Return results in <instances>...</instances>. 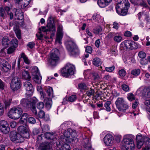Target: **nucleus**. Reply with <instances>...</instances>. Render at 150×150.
Segmentation results:
<instances>
[{
  "instance_id": "nucleus-58",
  "label": "nucleus",
  "mask_w": 150,
  "mask_h": 150,
  "mask_svg": "<svg viewBox=\"0 0 150 150\" xmlns=\"http://www.w3.org/2000/svg\"><path fill=\"white\" fill-rule=\"evenodd\" d=\"M62 37V32H57V39L60 40Z\"/></svg>"
},
{
  "instance_id": "nucleus-42",
  "label": "nucleus",
  "mask_w": 150,
  "mask_h": 150,
  "mask_svg": "<svg viewBox=\"0 0 150 150\" xmlns=\"http://www.w3.org/2000/svg\"><path fill=\"white\" fill-rule=\"evenodd\" d=\"M15 48L14 47H9L7 50V52L8 54H10L13 52L15 50Z\"/></svg>"
},
{
  "instance_id": "nucleus-29",
  "label": "nucleus",
  "mask_w": 150,
  "mask_h": 150,
  "mask_svg": "<svg viewBox=\"0 0 150 150\" xmlns=\"http://www.w3.org/2000/svg\"><path fill=\"white\" fill-rule=\"evenodd\" d=\"M93 63L95 66H99L101 64L102 62L100 58L98 57H96L93 58Z\"/></svg>"
},
{
  "instance_id": "nucleus-10",
  "label": "nucleus",
  "mask_w": 150,
  "mask_h": 150,
  "mask_svg": "<svg viewBox=\"0 0 150 150\" xmlns=\"http://www.w3.org/2000/svg\"><path fill=\"white\" fill-rule=\"evenodd\" d=\"M18 134L21 135V137L24 138H28L30 137L29 129L27 127L23 126H21L18 128Z\"/></svg>"
},
{
  "instance_id": "nucleus-62",
  "label": "nucleus",
  "mask_w": 150,
  "mask_h": 150,
  "mask_svg": "<svg viewBox=\"0 0 150 150\" xmlns=\"http://www.w3.org/2000/svg\"><path fill=\"white\" fill-rule=\"evenodd\" d=\"M93 79L95 80H98L99 79L100 77L99 75L96 73H94L93 74Z\"/></svg>"
},
{
  "instance_id": "nucleus-28",
  "label": "nucleus",
  "mask_w": 150,
  "mask_h": 150,
  "mask_svg": "<svg viewBox=\"0 0 150 150\" xmlns=\"http://www.w3.org/2000/svg\"><path fill=\"white\" fill-rule=\"evenodd\" d=\"M46 107L48 109H50L51 107L52 104V100L50 99L45 98L44 100Z\"/></svg>"
},
{
  "instance_id": "nucleus-51",
  "label": "nucleus",
  "mask_w": 150,
  "mask_h": 150,
  "mask_svg": "<svg viewBox=\"0 0 150 150\" xmlns=\"http://www.w3.org/2000/svg\"><path fill=\"white\" fill-rule=\"evenodd\" d=\"M122 88L125 92H127L129 90V86L125 84H123L122 85Z\"/></svg>"
},
{
  "instance_id": "nucleus-23",
  "label": "nucleus",
  "mask_w": 150,
  "mask_h": 150,
  "mask_svg": "<svg viewBox=\"0 0 150 150\" xmlns=\"http://www.w3.org/2000/svg\"><path fill=\"white\" fill-rule=\"evenodd\" d=\"M125 103L122 98H117L115 102L117 107L118 110H121L120 107L122 105Z\"/></svg>"
},
{
  "instance_id": "nucleus-63",
  "label": "nucleus",
  "mask_w": 150,
  "mask_h": 150,
  "mask_svg": "<svg viewBox=\"0 0 150 150\" xmlns=\"http://www.w3.org/2000/svg\"><path fill=\"white\" fill-rule=\"evenodd\" d=\"M5 108L6 109L8 107H9L10 104V100L9 101H4Z\"/></svg>"
},
{
  "instance_id": "nucleus-13",
  "label": "nucleus",
  "mask_w": 150,
  "mask_h": 150,
  "mask_svg": "<svg viewBox=\"0 0 150 150\" xmlns=\"http://www.w3.org/2000/svg\"><path fill=\"white\" fill-rule=\"evenodd\" d=\"M0 129L3 133L5 134H7L9 131L10 128L7 121L4 120L0 121Z\"/></svg>"
},
{
  "instance_id": "nucleus-44",
  "label": "nucleus",
  "mask_w": 150,
  "mask_h": 150,
  "mask_svg": "<svg viewBox=\"0 0 150 150\" xmlns=\"http://www.w3.org/2000/svg\"><path fill=\"white\" fill-rule=\"evenodd\" d=\"M76 95H73L69 97L68 100L69 102H73L76 100Z\"/></svg>"
},
{
  "instance_id": "nucleus-17",
  "label": "nucleus",
  "mask_w": 150,
  "mask_h": 150,
  "mask_svg": "<svg viewBox=\"0 0 150 150\" xmlns=\"http://www.w3.org/2000/svg\"><path fill=\"white\" fill-rule=\"evenodd\" d=\"M113 139L112 137L110 134H107L104 138V142L107 146H110L113 142Z\"/></svg>"
},
{
  "instance_id": "nucleus-32",
  "label": "nucleus",
  "mask_w": 150,
  "mask_h": 150,
  "mask_svg": "<svg viewBox=\"0 0 150 150\" xmlns=\"http://www.w3.org/2000/svg\"><path fill=\"white\" fill-rule=\"evenodd\" d=\"M31 0H24L23 3L21 5V8H25L29 4Z\"/></svg>"
},
{
  "instance_id": "nucleus-33",
  "label": "nucleus",
  "mask_w": 150,
  "mask_h": 150,
  "mask_svg": "<svg viewBox=\"0 0 150 150\" xmlns=\"http://www.w3.org/2000/svg\"><path fill=\"white\" fill-rule=\"evenodd\" d=\"M140 73V70L139 69H133L131 72V74L134 76H138L139 74Z\"/></svg>"
},
{
  "instance_id": "nucleus-40",
  "label": "nucleus",
  "mask_w": 150,
  "mask_h": 150,
  "mask_svg": "<svg viewBox=\"0 0 150 150\" xmlns=\"http://www.w3.org/2000/svg\"><path fill=\"white\" fill-rule=\"evenodd\" d=\"M95 93V91L93 89H91L90 90L87 91L86 93V95L87 96L90 97L91 96H93Z\"/></svg>"
},
{
  "instance_id": "nucleus-59",
  "label": "nucleus",
  "mask_w": 150,
  "mask_h": 150,
  "mask_svg": "<svg viewBox=\"0 0 150 150\" xmlns=\"http://www.w3.org/2000/svg\"><path fill=\"white\" fill-rule=\"evenodd\" d=\"M31 110L33 113L34 114L35 116H37V111L35 106H33L31 108Z\"/></svg>"
},
{
  "instance_id": "nucleus-16",
  "label": "nucleus",
  "mask_w": 150,
  "mask_h": 150,
  "mask_svg": "<svg viewBox=\"0 0 150 150\" xmlns=\"http://www.w3.org/2000/svg\"><path fill=\"white\" fill-rule=\"evenodd\" d=\"M146 137L143 138L141 134L138 135L136 136L137 147L138 149H140L144 144V142L147 141L145 139Z\"/></svg>"
},
{
  "instance_id": "nucleus-18",
  "label": "nucleus",
  "mask_w": 150,
  "mask_h": 150,
  "mask_svg": "<svg viewBox=\"0 0 150 150\" xmlns=\"http://www.w3.org/2000/svg\"><path fill=\"white\" fill-rule=\"evenodd\" d=\"M21 58L23 59L24 62L26 64H29L30 63V61L26 55L24 53H22L21 54V58H18V68H19L20 67V63L21 61Z\"/></svg>"
},
{
  "instance_id": "nucleus-1",
  "label": "nucleus",
  "mask_w": 150,
  "mask_h": 150,
  "mask_svg": "<svg viewBox=\"0 0 150 150\" xmlns=\"http://www.w3.org/2000/svg\"><path fill=\"white\" fill-rule=\"evenodd\" d=\"M129 6V4L128 0H122L116 7V11L119 15L125 16Z\"/></svg>"
},
{
  "instance_id": "nucleus-49",
  "label": "nucleus",
  "mask_w": 150,
  "mask_h": 150,
  "mask_svg": "<svg viewBox=\"0 0 150 150\" xmlns=\"http://www.w3.org/2000/svg\"><path fill=\"white\" fill-rule=\"evenodd\" d=\"M139 56L141 58H144L146 56V53L142 51L140 52L138 54Z\"/></svg>"
},
{
  "instance_id": "nucleus-9",
  "label": "nucleus",
  "mask_w": 150,
  "mask_h": 150,
  "mask_svg": "<svg viewBox=\"0 0 150 150\" xmlns=\"http://www.w3.org/2000/svg\"><path fill=\"white\" fill-rule=\"evenodd\" d=\"M10 137L11 140L16 143H21L23 141V137H21V135L17 133L14 131L11 132Z\"/></svg>"
},
{
  "instance_id": "nucleus-60",
  "label": "nucleus",
  "mask_w": 150,
  "mask_h": 150,
  "mask_svg": "<svg viewBox=\"0 0 150 150\" xmlns=\"http://www.w3.org/2000/svg\"><path fill=\"white\" fill-rule=\"evenodd\" d=\"M86 51L87 52L91 53L92 52V47L90 46H88L87 47H86Z\"/></svg>"
},
{
  "instance_id": "nucleus-45",
  "label": "nucleus",
  "mask_w": 150,
  "mask_h": 150,
  "mask_svg": "<svg viewBox=\"0 0 150 150\" xmlns=\"http://www.w3.org/2000/svg\"><path fill=\"white\" fill-rule=\"evenodd\" d=\"M45 116V113L42 110H40L38 114H37V116H36L38 117L41 118H43Z\"/></svg>"
},
{
  "instance_id": "nucleus-47",
  "label": "nucleus",
  "mask_w": 150,
  "mask_h": 150,
  "mask_svg": "<svg viewBox=\"0 0 150 150\" xmlns=\"http://www.w3.org/2000/svg\"><path fill=\"white\" fill-rule=\"evenodd\" d=\"M28 122L31 124H35L36 122L35 119L32 117H30L28 119Z\"/></svg>"
},
{
  "instance_id": "nucleus-56",
  "label": "nucleus",
  "mask_w": 150,
  "mask_h": 150,
  "mask_svg": "<svg viewBox=\"0 0 150 150\" xmlns=\"http://www.w3.org/2000/svg\"><path fill=\"white\" fill-rule=\"evenodd\" d=\"M148 60L146 59H142L140 60V63L142 65H145L147 64Z\"/></svg>"
},
{
  "instance_id": "nucleus-5",
  "label": "nucleus",
  "mask_w": 150,
  "mask_h": 150,
  "mask_svg": "<svg viewBox=\"0 0 150 150\" xmlns=\"http://www.w3.org/2000/svg\"><path fill=\"white\" fill-rule=\"evenodd\" d=\"M48 21L50 22H48L46 27H42L41 28H39V29L40 30L42 31L43 32H47L48 31H52V35L50 37V38H52V36L54 35V33L55 32V27L54 25L53 24L54 21L53 18H52L50 17Z\"/></svg>"
},
{
  "instance_id": "nucleus-11",
  "label": "nucleus",
  "mask_w": 150,
  "mask_h": 150,
  "mask_svg": "<svg viewBox=\"0 0 150 150\" xmlns=\"http://www.w3.org/2000/svg\"><path fill=\"white\" fill-rule=\"evenodd\" d=\"M121 45L124 46L126 49L133 50L137 49L138 45L133 41L130 40H125L121 43Z\"/></svg>"
},
{
  "instance_id": "nucleus-48",
  "label": "nucleus",
  "mask_w": 150,
  "mask_h": 150,
  "mask_svg": "<svg viewBox=\"0 0 150 150\" xmlns=\"http://www.w3.org/2000/svg\"><path fill=\"white\" fill-rule=\"evenodd\" d=\"M11 42L14 47H16L17 46L18 41L16 38L13 39L11 41Z\"/></svg>"
},
{
  "instance_id": "nucleus-20",
  "label": "nucleus",
  "mask_w": 150,
  "mask_h": 150,
  "mask_svg": "<svg viewBox=\"0 0 150 150\" xmlns=\"http://www.w3.org/2000/svg\"><path fill=\"white\" fill-rule=\"evenodd\" d=\"M0 63L2 65V69L5 72H7L9 70V67L10 66L6 61L0 58Z\"/></svg>"
},
{
  "instance_id": "nucleus-22",
  "label": "nucleus",
  "mask_w": 150,
  "mask_h": 150,
  "mask_svg": "<svg viewBox=\"0 0 150 150\" xmlns=\"http://www.w3.org/2000/svg\"><path fill=\"white\" fill-rule=\"evenodd\" d=\"M112 0H98V4L101 8H104L110 3Z\"/></svg>"
},
{
  "instance_id": "nucleus-61",
  "label": "nucleus",
  "mask_w": 150,
  "mask_h": 150,
  "mask_svg": "<svg viewBox=\"0 0 150 150\" xmlns=\"http://www.w3.org/2000/svg\"><path fill=\"white\" fill-rule=\"evenodd\" d=\"M4 112V107L2 104L0 103V115H2Z\"/></svg>"
},
{
  "instance_id": "nucleus-57",
  "label": "nucleus",
  "mask_w": 150,
  "mask_h": 150,
  "mask_svg": "<svg viewBox=\"0 0 150 150\" xmlns=\"http://www.w3.org/2000/svg\"><path fill=\"white\" fill-rule=\"evenodd\" d=\"M35 44L33 42H29L27 45V46L30 49H32L35 46Z\"/></svg>"
},
{
  "instance_id": "nucleus-50",
  "label": "nucleus",
  "mask_w": 150,
  "mask_h": 150,
  "mask_svg": "<svg viewBox=\"0 0 150 150\" xmlns=\"http://www.w3.org/2000/svg\"><path fill=\"white\" fill-rule=\"evenodd\" d=\"M119 75L121 76H124L126 75V72L124 69L120 70L119 71Z\"/></svg>"
},
{
  "instance_id": "nucleus-46",
  "label": "nucleus",
  "mask_w": 150,
  "mask_h": 150,
  "mask_svg": "<svg viewBox=\"0 0 150 150\" xmlns=\"http://www.w3.org/2000/svg\"><path fill=\"white\" fill-rule=\"evenodd\" d=\"M70 146L69 145L67 144H64L62 147V150H69Z\"/></svg>"
},
{
  "instance_id": "nucleus-26",
  "label": "nucleus",
  "mask_w": 150,
  "mask_h": 150,
  "mask_svg": "<svg viewBox=\"0 0 150 150\" xmlns=\"http://www.w3.org/2000/svg\"><path fill=\"white\" fill-rule=\"evenodd\" d=\"M22 78L26 80H29L31 78L29 72L27 71H23L22 72Z\"/></svg>"
},
{
  "instance_id": "nucleus-34",
  "label": "nucleus",
  "mask_w": 150,
  "mask_h": 150,
  "mask_svg": "<svg viewBox=\"0 0 150 150\" xmlns=\"http://www.w3.org/2000/svg\"><path fill=\"white\" fill-rule=\"evenodd\" d=\"M114 40L117 42H119L122 40V37L120 35H116L113 38Z\"/></svg>"
},
{
  "instance_id": "nucleus-12",
  "label": "nucleus",
  "mask_w": 150,
  "mask_h": 150,
  "mask_svg": "<svg viewBox=\"0 0 150 150\" xmlns=\"http://www.w3.org/2000/svg\"><path fill=\"white\" fill-rule=\"evenodd\" d=\"M64 136V139H65L67 142H71L76 137V134L75 132H72V130L69 129L65 132Z\"/></svg>"
},
{
  "instance_id": "nucleus-21",
  "label": "nucleus",
  "mask_w": 150,
  "mask_h": 150,
  "mask_svg": "<svg viewBox=\"0 0 150 150\" xmlns=\"http://www.w3.org/2000/svg\"><path fill=\"white\" fill-rule=\"evenodd\" d=\"M45 137L48 139L55 140L58 138V136L55 133L47 132L45 134Z\"/></svg>"
},
{
  "instance_id": "nucleus-8",
  "label": "nucleus",
  "mask_w": 150,
  "mask_h": 150,
  "mask_svg": "<svg viewBox=\"0 0 150 150\" xmlns=\"http://www.w3.org/2000/svg\"><path fill=\"white\" fill-rule=\"evenodd\" d=\"M21 85L20 79L17 76L15 77L12 79L10 84V87L13 91H16L21 87Z\"/></svg>"
},
{
  "instance_id": "nucleus-35",
  "label": "nucleus",
  "mask_w": 150,
  "mask_h": 150,
  "mask_svg": "<svg viewBox=\"0 0 150 150\" xmlns=\"http://www.w3.org/2000/svg\"><path fill=\"white\" fill-rule=\"evenodd\" d=\"M14 30L16 35L17 38L20 39L21 37V32L20 30L18 28H14Z\"/></svg>"
},
{
  "instance_id": "nucleus-41",
  "label": "nucleus",
  "mask_w": 150,
  "mask_h": 150,
  "mask_svg": "<svg viewBox=\"0 0 150 150\" xmlns=\"http://www.w3.org/2000/svg\"><path fill=\"white\" fill-rule=\"evenodd\" d=\"M120 108L121 109V110H118L119 111H120L125 112L126 110L128 109V105L125 103L122 105L120 107Z\"/></svg>"
},
{
  "instance_id": "nucleus-36",
  "label": "nucleus",
  "mask_w": 150,
  "mask_h": 150,
  "mask_svg": "<svg viewBox=\"0 0 150 150\" xmlns=\"http://www.w3.org/2000/svg\"><path fill=\"white\" fill-rule=\"evenodd\" d=\"M29 103V102L27 100L25 99H22L21 102V104L25 107H27Z\"/></svg>"
},
{
  "instance_id": "nucleus-38",
  "label": "nucleus",
  "mask_w": 150,
  "mask_h": 150,
  "mask_svg": "<svg viewBox=\"0 0 150 150\" xmlns=\"http://www.w3.org/2000/svg\"><path fill=\"white\" fill-rule=\"evenodd\" d=\"M111 104V102L110 101H107L105 103L104 105L106 109V110L108 111H110L111 109L110 106Z\"/></svg>"
},
{
  "instance_id": "nucleus-4",
  "label": "nucleus",
  "mask_w": 150,
  "mask_h": 150,
  "mask_svg": "<svg viewBox=\"0 0 150 150\" xmlns=\"http://www.w3.org/2000/svg\"><path fill=\"white\" fill-rule=\"evenodd\" d=\"M23 110L21 108L16 106L11 108L8 114V116L12 119H18L21 116Z\"/></svg>"
},
{
  "instance_id": "nucleus-25",
  "label": "nucleus",
  "mask_w": 150,
  "mask_h": 150,
  "mask_svg": "<svg viewBox=\"0 0 150 150\" xmlns=\"http://www.w3.org/2000/svg\"><path fill=\"white\" fill-rule=\"evenodd\" d=\"M51 147L48 143H44L40 144L39 148L41 150H46Z\"/></svg>"
},
{
  "instance_id": "nucleus-31",
  "label": "nucleus",
  "mask_w": 150,
  "mask_h": 150,
  "mask_svg": "<svg viewBox=\"0 0 150 150\" xmlns=\"http://www.w3.org/2000/svg\"><path fill=\"white\" fill-rule=\"evenodd\" d=\"M145 139L147 141L146 143V146L143 148L142 150H150V139L148 137L145 138Z\"/></svg>"
},
{
  "instance_id": "nucleus-7",
  "label": "nucleus",
  "mask_w": 150,
  "mask_h": 150,
  "mask_svg": "<svg viewBox=\"0 0 150 150\" xmlns=\"http://www.w3.org/2000/svg\"><path fill=\"white\" fill-rule=\"evenodd\" d=\"M122 143V146L125 149L124 150H134V149L135 145L133 140L131 138L125 137Z\"/></svg>"
},
{
  "instance_id": "nucleus-6",
  "label": "nucleus",
  "mask_w": 150,
  "mask_h": 150,
  "mask_svg": "<svg viewBox=\"0 0 150 150\" xmlns=\"http://www.w3.org/2000/svg\"><path fill=\"white\" fill-rule=\"evenodd\" d=\"M75 67L74 65L68 63L62 70V75L64 77H67L70 75H73L74 74Z\"/></svg>"
},
{
  "instance_id": "nucleus-30",
  "label": "nucleus",
  "mask_w": 150,
  "mask_h": 150,
  "mask_svg": "<svg viewBox=\"0 0 150 150\" xmlns=\"http://www.w3.org/2000/svg\"><path fill=\"white\" fill-rule=\"evenodd\" d=\"M78 88L81 91L87 90L88 88L86 84L84 83H80L78 85Z\"/></svg>"
},
{
  "instance_id": "nucleus-54",
  "label": "nucleus",
  "mask_w": 150,
  "mask_h": 150,
  "mask_svg": "<svg viewBox=\"0 0 150 150\" xmlns=\"http://www.w3.org/2000/svg\"><path fill=\"white\" fill-rule=\"evenodd\" d=\"M115 68V66H113L111 67H106L105 68V70L108 72H111L114 70Z\"/></svg>"
},
{
  "instance_id": "nucleus-64",
  "label": "nucleus",
  "mask_w": 150,
  "mask_h": 150,
  "mask_svg": "<svg viewBox=\"0 0 150 150\" xmlns=\"http://www.w3.org/2000/svg\"><path fill=\"white\" fill-rule=\"evenodd\" d=\"M43 135V134H41L38 136L37 137V141L38 143H40V142L42 140Z\"/></svg>"
},
{
  "instance_id": "nucleus-53",
  "label": "nucleus",
  "mask_w": 150,
  "mask_h": 150,
  "mask_svg": "<svg viewBox=\"0 0 150 150\" xmlns=\"http://www.w3.org/2000/svg\"><path fill=\"white\" fill-rule=\"evenodd\" d=\"M5 15V12L4 9L2 7L0 8V16L4 18Z\"/></svg>"
},
{
  "instance_id": "nucleus-27",
  "label": "nucleus",
  "mask_w": 150,
  "mask_h": 150,
  "mask_svg": "<svg viewBox=\"0 0 150 150\" xmlns=\"http://www.w3.org/2000/svg\"><path fill=\"white\" fill-rule=\"evenodd\" d=\"M28 116L26 113H24L20 119V122L21 123L23 124L25 123L27 121Z\"/></svg>"
},
{
  "instance_id": "nucleus-39",
  "label": "nucleus",
  "mask_w": 150,
  "mask_h": 150,
  "mask_svg": "<svg viewBox=\"0 0 150 150\" xmlns=\"http://www.w3.org/2000/svg\"><path fill=\"white\" fill-rule=\"evenodd\" d=\"M127 98L128 100L132 101L135 100L134 95L132 93H129L127 94Z\"/></svg>"
},
{
  "instance_id": "nucleus-19",
  "label": "nucleus",
  "mask_w": 150,
  "mask_h": 150,
  "mask_svg": "<svg viewBox=\"0 0 150 150\" xmlns=\"http://www.w3.org/2000/svg\"><path fill=\"white\" fill-rule=\"evenodd\" d=\"M138 91H140L143 95L145 96L147 98H150V87L143 88H140L138 90Z\"/></svg>"
},
{
  "instance_id": "nucleus-15",
  "label": "nucleus",
  "mask_w": 150,
  "mask_h": 150,
  "mask_svg": "<svg viewBox=\"0 0 150 150\" xmlns=\"http://www.w3.org/2000/svg\"><path fill=\"white\" fill-rule=\"evenodd\" d=\"M35 71V72L32 71L33 75L34 76V79L35 82L38 83H40L41 82V77L40 76V73L38 71V68L37 67L34 68Z\"/></svg>"
},
{
  "instance_id": "nucleus-3",
  "label": "nucleus",
  "mask_w": 150,
  "mask_h": 150,
  "mask_svg": "<svg viewBox=\"0 0 150 150\" xmlns=\"http://www.w3.org/2000/svg\"><path fill=\"white\" fill-rule=\"evenodd\" d=\"M59 54L57 49L55 48L52 50L48 60V63L50 66H54L57 65L59 60Z\"/></svg>"
},
{
  "instance_id": "nucleus-14",
  "label": "nucleus",
  "mask_w": 150,
  "mask_h": 150,
  "mask_svg": "<svg viewBox=\"0 0 150 150\" xmlns=\"http://www.w3.org/2000/svg\"><path fill=\"white\" fill-rule=\"evenodd\" d=\"M24 88L26 90V94L29 96H31L33 93V89L31 83L29 82L26 81L23 84Z\"/></svg>"
},
{
  "instance_id": "nucleus-52",
  "label": "nucleus",
  "mask_w": 150,
  "mask_h": 150,
  "mask_svg": "<svg viewBox=\"0 0 150 150\" xmlns=\"http://www.w3.org/2000/svg\"><path fill=\"white\" fill-rule=\"evenodd\" d=\"M44 103L42 102H40L37 104V108L39 109L43 108L44 107Z\"/></svg>"
},
{
  "instance_id": "nucleus-55",
  "label": "nucleus",
  "mask_w": 150,
  "mask_h": 150,
  "mask_svg": "<svg viewBox=\"0 0 150 150\" xmlns=\"http://www.w3.org/2000/svg\"><path fill=\"white\" fill-rule=\"evenodd\" d=\"M139 104V101L137 100H136L132 104V108L133 109H135L137 107Z\"/></svg>"
},
{
  "instance_id": "nucleus-2",
  "label": "nucleus",
  "mask_w": 150,
  "mask_h": 150,
  "mask_svg": "<svg viewBox=\"0 0 150 150\" xmlns=\"http://www.w3.org/2000/svg\"><path fill=\"white\" fill-rule=\"evenodd\" d=\"M66 48L69 54L71 55H78L79 51L77 46L73 41L70 40L66 42L65 43Z\"/></svg>"
},
{
  "instance_id": "nucleus-43",
  "label": "nucleus",
  "mask_w": 150,
  "mask_h": 150,
  "mask_svg": "<svg viewBox=\"0 0 150 150\" xmlns=\"http://www.w3.org/2000/svg\"><path fill=\"white\" fill-rule=\"evenodd\" d=\"M102 31V28L101 27L99 26L94 30L93 33L95 34H98L101 33Z\"/></svg>"
},
{
  "instance_id": "nucleus-24",
  "label": "nucleus",
  "mask_w": 150,
  "mask_h": 150,
  "mask_svg": "<svg viewBox=\"0 0 150 150\" xmlns=\"http://www.w3.org/2000/svg\"><path fill=\"white\" fill-rule=\"evenodd\" d=\"M2 43L3 46L5 47H6L10 44L11 41L8 37H5L3 38Z\"/></svg>"
},
{
  "instance_id": "nucleus-37",
  "label": "nucleus",
  "mask_w": 150,
  "mask_h": 150,
  "mask_svg": "<svg viewBox=\"0 0 150 150\" xmlns=\"http://www.w3.org/2000/svg\"><path fill=\"white\" fill-rule=\"evenodd\" d=\"M46 92L49 96H50L52 95L53 91L52 88L49 87L48 88H47Z\"/></svg>"
}]
</instances>
